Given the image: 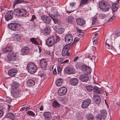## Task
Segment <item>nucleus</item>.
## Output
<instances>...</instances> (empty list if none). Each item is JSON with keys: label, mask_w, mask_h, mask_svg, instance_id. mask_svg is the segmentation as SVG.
<instances>
[{"label": "nucleus", "mask_w": 120, "mask_h": 120, "mask_svg": "<svg viewBox=\"0 0 120 120\" xmlns=\"http://www.w3.org/2000/svg\"><path fill=\"white\" fill-rule=\"evenodd\" d=\"M99 5L100 9L105 12L108 11L111 8V6L109 3L105 1H100Z\"/></svg>", "instance_id": "f257e3e1"}, {"label": "nucleus", "mask_w": 120, "mask_h": 120, "mask_svg": "<svg viewBox=\"0 0 120 120\" xmlns=\"http://www.w3.org/2000/svg\"><path fill=\"white\" fill-rule=\"evenodd\" d=\"M26 68L28 72L31 74L35 73L38 70L36 64L33 62H30L28 64Z\"/></svg>", "instance_id": "f03ea898"}, {"label": "nucleus", "mask_w": 120, "mask_h": 120, "mask_svg": "<svg viewBox=\"0 0 120 120\" xmlns=\"http://www.w3.org/2000/svg\"><path fill=\"white\" fill-rule=\"evenodd\" d=\"M76 67L78 68H81V69L82 70L86 75L89 74L91 73V68L86 65H81L80 64H78L76 65Z\"/></svg>", "instance_id": "7ed1b4c3"}, {"label": "nucleus", "mask_w": 120, "mask_h": 120, "mask_svg": "<svg viewBox=\"0 0 120 120\" xmlns=\"http://www.w3.org/2000/svg\"><path fill=\"white\" fill-rule=\"evenodd\" d=\"M14 14L17 16H23L26 15V11L24 9H16L14 11Z\"/></svg>", "instance_id": "20e7f679"}, {"label": "nucleus", "mask_w": 120, "mask_h": 120, "mask_svg": "<svg viewBox=\"0 0 120 120\" xmlns=\"http://www.w3.org/2000/svg\"><path fill=\"white\" fill-rule=\"evenodd\" d=\"M9 28L14 31H17L20 30L21 25L17 23H11L8 25Z\"/></svg>", "instance_id": "39448f33"}, {"label": "nucleus", "mask_w": 120, "mask_h": 120, "mask_svg": "<svg viewBox=\"0 0 120 120\" xmlns=\"http://www.w3.org/2000/svg\"><path fill=\"white\" fill-rule=\"evenodd\" d=\"M110 37L109 38L106 40L105 43V47L107 49H111L112 50L115 49L114 47L112 45V38Z\"/></svg>", "instance_id": "423d86ee"}, {"label": "nucleus", "mask_w": 120, "mask_h": 120, "mask_svg": "<svg viewBox=\"0 0 120 120\" xmlns=\"http://www.w3.org/2000/svg\"><path fill=\"white\" fill-rule=\"evenodd\" d=\"M55 38L53 36H51L47 38L46 41V44L49 47H51L55 43Z\"/></svg>", "instance_id": "0eeeda50"}, {"label": "nucleus", "mask_w": 120, "mask_h": 120, "mask_svg": "<svg viewBox=\"0 0 120 120\" xmlns=\"http://www.w3.org/2000/svg\"><path fill=\"white\" fill-rule=\"evenodd\" d=\"M71 46L70 45H67L64 46L62 52V56H69L70 53L68 52Z\"/></svg>", "instance_id": "6e6552de"}, {"label": "nucleus", "mask_w": 120, "mask_h": 120, "mask_svg": "<svg viewBox=\"0 0 120 120\" xmlns=\"http://www.w3.org/2000/svg\"><path fill=\"white\" fill-rule=\"evenodd\" d=\"M67 91V88L65 87H61L58 91V94L59 95L63 96L66 94Z\"/></svg>", "instance_id": "1a4fd4ad"}, {"label": "nucleus", "mask_w": 120, "mask_h": 120, "mask_svg": "<svg viewBox=\"0 0 120 120\" xmlns=\"http://www.w3.org/2000/svg\"><path fill=\"white\" fill-rule=\"evenodd\" d=\"M9 55L7 56L8 60L9 61H16L17 59L16 58V55L15 53H13V52L9 53Z\"/></svg>", "instance_id": "9d476101"}, {"label": "nucleus", "mask_w": 120, "mask_h": 120, "mask_svg": "<svg viewBox=\"0 0 120 120\" xmlns=\"http://www.w3.org/2000/svg\"><path fill=\"white\" fill-rule=\"evenodd\" d=\"M41 18L43 22L45 23L49 24L51 22V18L46 15H44L41 16Z\"/></svg>", "instance_id": "9b49d317"}, {"label": "nucleus", "mask_w": 120, "mask_h": 120, "mask_svg": "<svg viewBox=\"0 0 120 120\" xmlns=\"http://www.w3.org/2000/svg\"><path fill=\"white\" fill-rule=\"evenodd\" d=\"M40 66L42 69H45L47 66V62L45 59H42L41 60Z\"/></svg>", "instance_id": "f8f14e48"}, {"label": "nucleus", "mask_w": 120, "mask_h": 120, "mask_svg": "<svg viewBox=\"0 0 120 120\" xmlns=\"http://www.w3.org/2000/svg\"><path fill=\"white\" fill-rule=\"evenodd\" d=\"M18 72V71L16 68H12L8 71V75L11 77H14L17 74Z\"/></svg>", "instance_id": "ddd939ff"}, {"label": "nucleus", "mask_w": 120, "mask_h": 120, "mask_svg": "<svg viewBox=\"0 0 120 120\" xmlns=\"http://www.w3.org/2000/svg\"><path fill=\"white\" fill-rule=\"evenodd\" d=\"M13 13L12 11H7L5 18L7 21H8L12 19L13 17Z\"/></svg>", "instance_id": "4468645a"}, {"label": "nucleus", "mask_w": 120, "mask_h": 120, "mask_svg": "<svg viewBox=\"0 0 120 120\" xmlns=\"http://www.w3.org/2000/svg\"><path fill=\"white\" fill-rule=\"evenodd\" d=\"M79 79L83 82H86L89 79V77L86 74L81 75L79 77Z\"/></svg>", "instance_id": "2eb2a0df"}, {"label": "nucleus", "mask_w": 120, "mask_h": 120, "mask_svg": "<svg viewBox=\"0 0 120 120\" xmlns=\"http://www.w3.org/2000/svg\"><path fill=\"white\" fill-rule=\"evenodd\" d=\"M91 100L90 99L85 100L83 102L81 105L82 108H85L87 107L91 102Z\"/></svg>", "instance_id": "dca6fc26"}, {"label": "nucleus", "mask_w": 120, "mask_h": 120, "mask_svg": "<svg viewBox=\"0 0 120 120\" xmlns=\"http://www.w3.org/2000/svg\"><path fill=\"white\" fill-rule=\"evenodd\" d=\"M64 73L70 75L74 73V71L70 67H67L64 70Z\"/></svg>", "instance_id": "f3484780"}, {"label": "nucleus", "mask_w": 120, "mask_h": 120, "mask_svg": "<svg viewBox=\"0 0 120 120\" xmlns=\"http://www.w3.org/2000/svg\"><path fill=\"white\" fill-rule=\"evenodd\" d=\"M78 80L76 78H73L70 79L69 82L72 85L76 86L78 83Z\"/></svg>", "instance_id": "a211bd4d"}, {"label": "nucleus", "mask_w": 120, "mask_h": 120, "mask_svg": "<svg viewBox=\"0 0 120 120\" xmlns=\"http://www.w3.org/2000/svg\"><path fill=\"white\" fill-rule=\"evenodd\" d=\"M29 51V49L28 47H25L21 50V53L22 55H26L28 53Z\"/></svg>", "instance_id": "6ab92c4d"}, {"label": "nucleus", "mask_w": 120, "mask_h": 120, "mask_svg": "<svg viewBox=\"0 0 120 120\" xmlns=\"http://www.w3.org/2000/svg\"><path fill=\"white\" fill-rule=\"evenodd\" d=\"M119 0H117L116 1V2L112 4V9L113 12H115L117 9Z\"/></svg>", "instance_id": "aec40b11"}, {"label": "nucleus", "mask_w": 120, "mask_h": 120, "mask_svg": "<svg viewBox=\"0 0 120 120\" xmlns=\"http://www.w3.org/2000/svg\"><path fill=\"white\" fill-rule=\"evenodd\" d=\"M76 21L77 23L79 25L82 26L85 23V20L80 18H79L76 19Z\"/></svg>", "instance_id": "412c9836"}, {"label": "nucleus", "mask_w": 120, "mask_h": 120, "mask_svg": "<svg viewBox=\"0 0 120 120\" xmlns=\"http://www.w3.org/2000/svg\"><path fill=\"white\" fill-rule=\"evenodd\" d=\"M43 116L45 119L48 120H50L51 118V113L49 112H44Z\"/></svg>", "instance_id": "4be33fe9"}, {"label": "nucleus", "mask_w": 120, "mask_h": 120, "mask_svg": "<svg viewBox=\"0 0 120 120\" xmlns=\"http://www.w3.org/2000/svg\"><path fill=\"white\" fill-rule=\"evenodd\" d=\"M12 94L15 98H17L19 96V90L15 89L12 91Z\"/></svg>", "instance_id": "5701e85b"}, {"label": "nucleus", "mask_w": 120, "mask_h": 120, "mask_svg": "<svg viewBox=\"0 0 120 120\" xmlns=\"http://www.w3.org/2000/svg\"><path fill=\"white\" fill-rule=\"evenodd\" d=\"M94 99L95 102L97 104H99L101 101V99L99 96L97 94L94 95Z\"/></svg>", "instance_id": "b1692460"}, {"label": "nucleus", "mask_w": 120, "mask_h": 120, "mask_svg": "<svg viewBox=\"0 0 120 120\" xmlns=\"http://www.w3.org/2000/svg\"><path fill=\"white\" fill-rule=\"evenodd\" d=\"M63 82V79L60 78H58L56 81V85L58 86H60Z\"/></svg>", "instance_id": "393cba45"}, {"label": "nucleus", "mask_w": 120, "mask_h": 120, "mask_svg": "<svg viewBox=\"0 0 120 120\" xmlns=\"http://www.w3.org/2000/svg\"><path fill=\"white\" fill-rule=\"evenodd\" d=\"M35 84L34 81L31 79H29L27 81V84L29 86H34Z\"/></svg>", "instance_id": "a878e982"}, {"label": "nucleus", "mask_w": 120, "mask_h": 120, "mask_svg": "<svg viewBox=\"0 0 120 120\" xmlns=\"http://www.w3.org/2000/svg\"><path fill=\"white\" fill-rule=\"evenodd\" d=\"M100 114L103 117V119H105L107 116V113L105 109L102 110L101 111V114Z\"/></svg>", "instance_id": "bb28decb"}, {"label": "nucleus", "mask_w": 120, "mask_h": 120, "mask_svg": "<svg viewBox=\"0 0 120 120\" xmlns=\"http://www.w3.org/2000/svg\"><path fill=\"white\" fill-rule=\"evenodd\" d=\"M89 0H81L80 2L79 6L80 7H82L83 6L87 4L88 3Z\"/></svg>", "instance_id": "cd10ccee"}, {"label": "nucleus", "mask_w": 120, "mask_h": 120, "mask_svg": "<svg viewBox=\"0 0 120 120\" xmlns=\"http://www.w3.org/2000/svg\"><path fill=\"white\" fill-rule=\"evenodd\" d=\"M12 48L11 47H8L4 49V52H8L9 53H10L11 52H13L12 51Z\"/></svg>", "instance_id": "c85d7f7f"}, {"label": "nucleus", "mask_w": 120, "mask_h": 120, "mask_svg": "<svg viewBox=\"0 0 120 120\" xmlns=\"http://www.w3.org/2000/svg\"><path fill=\"white\" fill-rule=\"evenodd\" d=\"M56 30L58 33L61 34L64 32V29L63 28L60 27L59 28H57Z\"/></svg>", "instance_id": "c756f323"}, {"label": "nucleus", "mask_w": 120, "mask_h": 120, "mask_svg": "<svg viewBox=\"0 0 120 120\" xmlns=\"http://www.w3.org/2000/svg\"><path fill=\"white\" fill-rule=\"evenodd\" d=\"M6 117L13 119L14 118V114L12 113H9L6 115Z\"/></svg>", "instance_id": "7c9ffc66"}, {"label": "nucleus", "mask_w": 120, "mask_h": 120, "mask_svg": "<svg viewBox=\"0 0 120 120\" xmlns=\"http://www.w3.org/2000/svg\"><path fill=\"white\" fill-rule=\"evenodd\" d=\"M50 31V28L49 27H46L44 29V33L47 34H49Z\"/></svg>", "instance_id": "2f4dec72"}, {"label": "nucleus", "mask_w": 120, "mask_h": 120, "mask_svg": "<svg viewBox=\"0 0 120 120\" xmlns=\"http://www.w3.org/2000/svg\"><path fill=\"white\" fill-rule=\"evenodd\" d=\"M64 38L65 42L68 43L69 45L71 43L73 40V38H70V39H68V38Z\"/></svg>", "instance_id": "473e14b6"}, {"label": "nucleus", "mask_w": 120, "mask_h": 120, "mask_svg": "<svg viewBox=\"0 0 120 120\" xmlns=\"http://www.w3.org/2000/svg\"><path fill=\"white\" fill-rule=\"evenodd\" d=\"M14 35H15V36L14 38V39L16 41H18L20 38L21 36L20 34H14Z\"/></svg>", "instance_id": "72a5a7b5"}, {"label": "nucleus", "mask_w": 120, "mask_h": 120, "mask_svg": "<svg viewBox=\"0 0 120 120\" xmlns=\"http://www.w3.org/2000/svg\"><path fill=\"white\" fill-rule=\"evenodd\" d=\"M99 89V88L95 86L94 87L93 89L94 93L100 94V91Z\"/></svg>", "instance_id": "f704fd0d"}, {"label": "nucleus", "mask_w": 120, "mask_h": 120, "mask_svg": "<svg viewBox=\"0 0 120 120\" xmlns=\"http://www.w3.org/2000/svg\"><path fill=\"white\" fill-rule=\"evenodd\" d=\"M52 104L53 106L54 107H58L60 106V104L56 101H55L53 102Z\"/></svg>", "instance_id": "c9c22d12"}, {"label": "nucleus", "mask_w": 120, "mask_h": 120, "mask_svg": "<svg viewBox=\"0 0 120 120\" xmlns=\"http://www.w3.org/2000/svg\"><path fill=\"white\" fill-rule=\"evenodd\" d=\"M86 88L87 90L90 92H91L92 90H93L94 88L91 85L88 86H86Z\"/></svg>", "instance_id": "e433bc0d"}, {"label": "nucleus", "mask_w": 120, "mask_h": 120, "mask_svg": "<svg viewBox=\"0 0 120 120\" xmlns=\"http://www.w3.org/2000/svg\"><path fill=\"white\" fill-rule=\"evenodd\" d=\"M36 38H33L30 39V40L33 44L36 45H38V43L36 41Z\"/></svg>", "instance_id": "4c0bfd02"}, {"label": "nucleus", "mask_w": 120, "mask_h": 120, "mask_svg": "<svg viewBox=\"0 0 120 120\" xmlns=\"http://www.w3.org/2000/svg\"><path fill=\"white\" fill-rule=\"evenodd\" d=\"M87 120H95L92 114H89L87 115Z\"/></svg>", "instance_id": "58836bf2"}, {"label": "nucleus", "mask_w": 120, "mask_h": 120, "mask_svg": "<svg viewBox=\"0 0 120 120\" xmlns=\"http://www.w3.org/2000/svg\"><path fill=\"white\" fill-rule=\"evenodd\" d=\"M51 18L53 19L54 22L56 24H59L60 22V20L56 18L51 17Z\"/></svg>", "instance_id": "ea45409f"}, {"label": "nucleus", "mask_w": 120, "mask_h": 120, "mask_svg": "<svg viewBox=\"0 0 120 120\" xmlns=\"http://www.w3.org/2000/svg\"><path fill=\"white\" fill-rule=\"evenodd\" d=\"M115 16L113 15H111L109 16V18L107 21L108 22H110L114 20L115 19Z\"/></svg>", "instance_id": "a19ab883"}, {"label": "nucleus", "mask_w": 120, "mask_h": 120, "mask_svg": "<svg viewBox=\"0 0 120 120\" xmlns=\"http://www.w3.org/2000/svg\"><path fill=\"white\" fill-rule=\"evenodd\" d=\"M103 118V117L101 116V115L100 114L97 115L96 117V120H102V118Z\"/></svg>", "instance_id": "79ce46f5"}, {"label": "nucleus", "mask_w": 120, "mask_h": 120, "mask_svg": "<svg viewBox=\"0 0 120 120\" xmlns=\"http://www.w3.org/2000/svg\"><path fill=\"white\" fill-rule=\"evenodd\" d=\"M97 18L96 17H94L92 19V25L95 24L97 22Z\"/></svg>", "instance_id": "37998d69"}, {"label": "nucleus", "mask_w": 120, "mask_h": 120, "mask_svg": "<svg viewBox=\"0 0 120 120\" xmlns=\"http://www.w3.org/2000/svg\"><path fill=\"white\" fill-rule=\"evenodd\" d=\"M56 38L55 40V44H56L60 40V37L56 35L55 36Z\"/></svg>", "instance_id": "c03bdc74"}, {"label": "nucleus", "mask_w": 120, "mask_h": 120, "mask_svg": "<svg viewBox=\"0 0 120 120\" xmlns=\"http://www.w3.org/2000/svg\"><path fill=\"white\" fill-rule=\"evenodd\" d=\"M19 85L18 84H14L12 86V88L13 90L15 89H17V88L18 87Z\"/></svg>", "instance_id": "a18cd8bd"}, {"label": "nucleus", "mask_w": 120, "mask_h": 120, "mask_svg": "<svg viewBox=\"0 0 120 120\" xmlns=\"http://www.w3.org/2000/svg\"><path fill=\"white\" fill-rule=\"evenodd\" d=\"M21 2V1L20 0H15L13 2V6L15 5L16 4H19Z\"/></svg>", "instance_id": "49530a36"}, {"label": "nucleus", "mask_w": 120, "mask_h": 120, "mask_svg": "<svg viewBox=\"0 0 120 120\" xmlns=\"http://www.w3.org/2000/svg\"><path fill=\"white\" fill-rule=\"evenodd\" d=\"M27 113L29 115L33 116H34L35 115V114L32 111H28Z\"/></svg>", "instance_id": "de8ad7c7"}, {"label": "nucleus", "mask_w": 120, "mask_h": 120, "mask_svg": "<svg viewBox=\"0 0 120 120\" xmlns=\"http://www.w3.org/2000/svg\"><path fill=\"white\" fill-rule=\"evenodd\" d=\"M68 38V39L69 38H73L72 36V35L70 34H68L66 35L65 37V38Z\"/></svg>", "instance_id": "09e8293b"}, {"label": "nucleus", "mask_w": 120, "mask_h": 120, "mask_svg": "<svg viewBox=\"0 0 120 120\" xmlns=\"http://www.w3.org/2000/svg\"><path fill=\"white\" fill-rule=\"evenodd\" d=\"M105 15L103 14H101L99 15L98 17L101 19L104 18L105 17Z\"/></svg>", "instance_id": "8fccbe9b"}, {"label": "nucleus", "mask_w": 120, "mask_h": 120, "mask_svg": "<svg viewBox=\"0 0 120 120\" xmlns=\"http://www.w3.org/2000/svg\"><path fill=\"white\" fill-rule=\"evenodd\" d=\"M57 70L58 73V74H60L62 70V69L60 68L59 66H58L57 67Z\"/></svg>", "instance_id": "3c124183"}, {"label": "nucleus", "mask_w": 120, "mask_h": 120, "mask_svg": "<svg viewBox=\"0 0 120 120\" xmlns=\"http://www.w3.org/2000/svg\"><path fill=\"white\" fill-rule=\"evenodd\" d=\"M93 42L94 45L96 44L97 42V40L96 39V38L95 37H94L93 39Z\"/></svg>", "instance_id": "603ef678"}, {"label": "nucleus", "mask_w": 120, "mask_h": 120, "mask_svg": "<svg viewBox=\"0 0 120 120\" xmlns=\"http://www.w3.org/2000/svg\"><path fill=\"white\" fill-rule=\"evenodd\" d=\"M73 18L69 16L68 19V22L69 23H71L72 21Z\"/></svg>", "instance_id": "864d4df0"}, {"label": "nucleus", "mask_w": 120, "mask_h": 120, "mask_svg": "<svg viewBox=\"0 0 120 120\" xmlns=\"http://www.w3.org/2000/svg\"><path fill=\"white\" fill-rule=\"evenodd\" d=\"M4 114V112L3 110L0 109V118Z\"/></svg>", "instance_id": "5fc2aeb1"}, {"label": "nucleus", "mask_w": 120, "mask_h": 120, "mask_svg": "<svg viewBox=\"0 0 120 120\" xmlns=\"http://www.w3.org/2000/svg\"><path fill=\"white\" fill-rule=\"evenodd\" d=\"M69 100V98L68 97H65L64 98V101L65 102L67 103L68 101Z\"/></svg>", "instance_id": "6e6d98bb"}, {"label": "nucleus", "mask_w": 120, "mask_h": 120, "mask_svg": "<svg viewBox=\"0 0 120 120\" xmlns=\"http://www.w3.org/2000/svg\"><path fill=\"white\" fill-rule=\"evenodd\" d=\"M96 58V57L94 56H92L91 57H90V58L91 59V60H92V61H94L95 60V58Z\"/></svg>", "instance_id": "4d7b16f0"}, {"label": "nucleus", "mask_w": 120, "mask_h": 120, "mask_svg": "<svg viewBox=\"0 0 120 120\" xmlns=\"http://www.w3.org/2000/svg\"><path fill=\"white\" fill-rule=\"evenodd\" d=\"M36 19V17L34 15H33L32 16L31 19L30 20V21H33L34 20Z\"/></svg>", "instance_id": "13d9d810"}, {"label": "nucleus", "mask_w": 120, "mask_h": 120, "mask_svg": "<svg viewBox=\"0 0 120 120\" xmlns=\"http://www.w3.org/2000/svg\"><path fill=\"white\" fill-rule=\"evenodd\" d=\"M12 109V106L11 105H8V110H11Z\"/></svg>", "instance_id": "bf43d9fd"}, {"label": "nucleus", "mask_w": 120, "mask_h": 120, "mask_svg": "<svg viewBox=\"0 0 120 120\" xmlns=\"http://www.w3.org/2000/svg\"><path fill=\"white\" fill-rule=\"evenodd\" d=\"M63 61V59L62 58H60L58 60V61L60 62H62Z\"/></svg>", "instance_id": "052dcab7"}, {"label": "nucleus", "mask_w": 120, "mask_h": 120, "mask_svg": "<svg viewBox=\"0 0 120 120\" xmlns=\"http://www.w3.org/2000/svg\"><path fill=\"white\" fill-rule=\"evenodd\" d=\"M79 39L77 38H75L74 40V42H77L79 41Z\"/></svg>", "instance_id": "680f3d73"}, {"label": "nucleus", "mask_w": 120, "mask_h": 120, "mask_svg": "<svg viewBox=\"0 0 120 120\" xmlns=\"http://www.w3.org/2000/svg\"><path fill=\"white\" fill-rule=\"evenodd\" d=\"M69 61V60H64V61H63L61 63V64H63L67 63H68Z\"/></svg>", "instance_id": "e2e57ef3"}, {"label": "nucleus", "mask_w": 120, "mask_h": 120, "mask_svg": "<svg viewBox=\"0 0 120 120\" xmlns=\"http://www.w3.org/2000/svg\"><path fill=\"white\" fill-rule=\"evenodd\" d=\"M80 33V34H79V35L80 37H82L84 34V32H81Z\"/></svg>", "instance_id": "0e129e2a"}, {"label": "nucleus", "mask_w": 120, "mask_h": 120, "mask_svg": "<svg viewBox=\"0 0 120 120\" xmlns=\"http://www.w3.org/2000/svg\"><path fill=\"white\" fill-rule=\"evenodd\" d=\"M79 57L78 56H77L73 60V61L74 62H75L78 59Z\"/></svg>", "instance_id": "69168bd1"}, {"label": "nucleus", "mask_w": 120, "mask_h": 120, "mask_svg": "<svg viewBox=\"0 0 120 120\" xmlns=\"http://www.w3.org/2000/svg\"><path fill=\"white\" fill-rule=\"evenodd\" d=\"M75 5V3L74 2H72L70 4V5L72 7H74V6Z\"/></svg>", "instance_id": "338daca9"}, {"label": "nucleus", "mask_w": 120, "mask_h": 120, "mask_svg": "<svg viewBox=\"0 0 120 120\" xmlns=\"http://www.w3.org/2000/svg\"><path fill=\"white\" fill-rule=\"evenodd\" d=\"M56 70L55 69H54L53 71V73L54 75H56Z\"/></svg>", "instance_id": "774afa93"}]
</instances>
